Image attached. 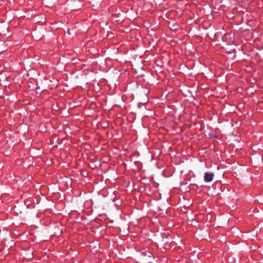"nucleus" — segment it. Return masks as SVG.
I'll use <instances>...</instances> for the list:
<instances>
[{"label": "nucleus", "mask_w": 263, "mask_h": 263, "mask_svg": "<svg viewBox=\"0 0 263 263\" xmlns=\"http://www.w3.org/2000/svg\"><path fill=\"white\" fill-rule=\"evenodd\" d=\"M214 177V174L212 173H205L204 175V180L205 182H210L212 181Z\"/></svg>", "instance_id": "1"}, {"label": "nucleus", "mask_w": 263, "mask_h": 263, "mask_svg": "<svg viewBox=\"0 0 263 263\" xmlns=\"http://www.w3.org/2000/svg\"><path fill=\"white\" fill-rule=\"evenodd\" d=\"M68 33L69 34H70V33H69V30H68Z\"/></svg>", "instance_id": "2"}]
</instances>
